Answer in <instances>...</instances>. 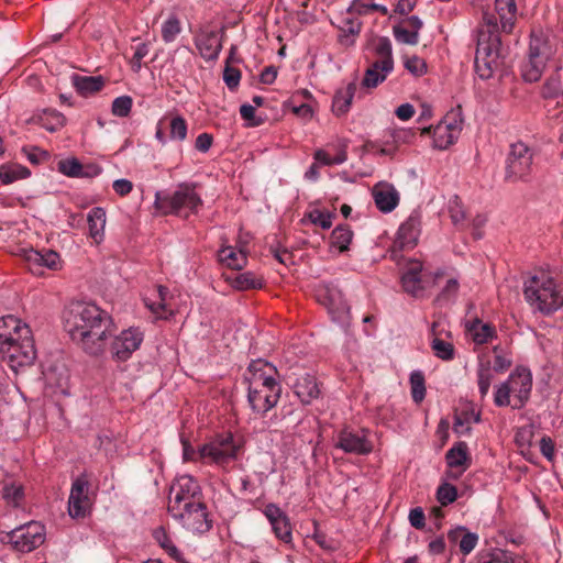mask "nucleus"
<instances>
[{
  "instance_id": "8fccbe9b",
  "label": "nucleus",
  "mask_w": 563,
  "mask_h": 563,
  "mask_svg": "<svg viewBox=\"0 0 563 563\" xmlns=\"http://www.w3.org/2000/svg\"><path fill=\"white\" fill-rule=\"evenodd\" d=\"M448 209L453 224L456 227L464 225L466 214L463 205L457 196L450 199Z\"/></svg>"
},
{
  "instance_id": "72a5a7b5",
  "label": "nucleus",
  "mask_w": 563,
  "mask_h": 563,
  "mask_svg": "<svg viewBox=\"0 0 563 563\" xmlns=\"http://www.w3.org/2000/svg\"><path fill=\"white\" fill-rule=\"evenodd\" d=\"M222 265L231 269H242L247 262L246 250L244 247L223 246L218 253Z\"/></svg>"
},
{
  "instance_id": "423d86ee",
  "label": "nucleus",
  "mask_w": 563,
  "mask_h": 563,
  "mask_svg": "<svg viewBox=\"0 0 563 563\" xmlns=\"http://www.w3.org/2000/svg\"><path fill=\"white\" fill-rule=\"evenodd\" d=\"M202 205V199L192 183L179 184L174 192L164 195L155 194L154 207L163 214H176L188 217L196 213Z\"/></svg>"
},
{
  "instance_id": "bb28decb",
  "label": "nucleus",
  "mask_w": 563,
  "mask_h": 563,
  "mask_svg": "<svg viewBox=\"0 0 563 563\" xmlns=\"http://www.w3.org/2000/svg\"><path fill=\"white\" fill-rule=\"evenodd\" d=\"M422 269V263L420 261L412 260L408 262L406 269L401 275L402 288L413 297H421L424 291Z\"/></svg>"
},
{
  "instance_id": "7ed1b4c3",
  "label": "nucleus",
  "mask_w": 563,
  "mask_h": 563,
  "mask_svg": "<svg viewBox=\"0 0 563 563\" xmlns=\"http://www.w3.org/2000/svg\"><path fill=\"white\" fill-rule=\"evenodd\" d=\"M500 45L496 19L486 14L476 35L475 71L482 79H489L501 69Z\"/></svg>"
},
{
  "instance_id": "680f3d73",
  "label": "nucleus",
  "mask_w": 563,
  "mask_h": 563,
  "mask_svg": "<svg viewBox=\"0 0 563 563\" xmlns=\"http://www.w3.org/2000/svg\"><path fill=\"white\" fill-rule=\"evenodd\" d=\"M533 424L520 427L516 432V442L519 446H529L533 438Z\"/></svg>"
},
{
  "instance_id": "39448f33",
  "label": "nucleus",
  "mask_w": 563,
  "mask_h": 563,
  "mask_svg": "<svg viewBox=\"0 0 563 563\" xmlns=\"http://www.w3.org/2000/svg\"><path fill=\"white\" fill-rule=\"evenodd\" d=\"M532 374L523 366H517L508 378L496 385L494 404L497 407L522 408L530 398Z\"/></svg>"
},
{
  "instance_id": "774afa93",
  "label": "nucleus",
  "mask_w": 563,
  "mask_h": 563,
  "mask_svg": "<svg viewBox=\"0 0 563 563\" xmlns=\"http://www.w3.org/2000/svg\"><path fill=\"white\" fill-rule=\"evenodd\" d=\"M113 190L121 197L128 196L133 190V184L129 179L120 178L113 181Z\"/></svg>"
},
{
  "instance_id": "864d4df0",
  "label": "nucleus",
  "mask_w": 563,
  "mask_h": 563,
  "mask_svg": "<svg viewBox=\"0 0 563 563\" xmlns=\"http://www.w3.org/2000/svg\"><path fill=\"white\" fill-rule=\"evenodd\" d=\"M263 285L262 279L257 278L253 273L245 272L236 276L234 287L240 290L261 288Z\"/></svg>"
},
{
  "instance_id": "c756f323",
  "label": "nucleus",
  "mask_w": 563,
  "mask_h": 563,
  "mask_svg": "<svg viewBox=\"0 0 563 563\" xmlns=\"http://www.w3.org/2000/svg\"><path fill=\"white\" fill-rule=\"evenodd\" d=\"M294 393L305 405L311 404L320 395V389L316 377L309 373L300 375L294 386Z\"/></svg>"
},
{
  "instance_id": "a878e982",
  "label": "nucleus",
  "mask_w": 563,
  "mask_h": 563,
  "mask_svg": "<svg viewBox=\"0 0 563 563\" xmlns=\"http://www.w3.org/2000/svg\"><path fill=\"white\" fill-rule=\"evenodd\" d=\"M264 515L269 521L275 536L285 543L292 539L291 527L286 514L275 504L265 506Z\"/></svg>"
},
{
  "instance_id": "aec40b11",
  "label": "nucleus",
  "mask_w": 563,
  "mask_h": 563,
  "mask_svg": "<svg viewBox=\"0 0 563 563\" xmlns=\"http://www.w3.org/2000/svg\"><path fill=\"white\" fill-rule=\"evenodd\" d=\"M320 300L325 306L332 321L341 327L350 324V306L339 289L328 288Z\"/></svg>"
},
{
  "instance_id": "9d476101",
  "label": "nucleus",
  "mask_w": 563,
  "mask_h": 563,
  "mask_svg": "<svg viewBox=\"0 0 563 563\" xmlns=\"http://www.w3.org/2000/svg\"><path fill=\"white\" fill-rule=\"evenodd\" d=\"M552 47L541 36L532 35L527 59L521 64V76L526 82L538 81L552 57Z\"/></svg>"
},
{
  "instance_id": "052dcab7",
  "label": "nucleus",
  "mask_w": 563,
  "mask_h": 563,
  "mask_svg": "<svg viewBox=\"0 0 563 563\" xmlns=\"http://www.w3.org/2000/svg\"><path fill=\"white\" fill-rule=\"evenodd\" d=\"M477 542H478V536L476 533L464 532L459 542L460 551L464 555H467L475 549Z\"/></svg>"
},
{
  "instance_id": "0eeeda50",
  "label": "nucleus",
  "mask_w": 563,
  "mask_h": 563,
  "mask_svg": "<svg viewBox=\"0 0 563 563\" xmlns=\"http://www.w3.org/2000/svg\"><path fill=\"white\" fill-rule=\"evenodd\" d=\"M242 448V441L229 433L218 435L201 445L198 450V456L205 463L223 467L238 459Z\"/></svg>"
},
{
  "instance_id": "f8f14e48",
  "label": "nucleus",
  "mask_w": 563,
  "mask_h": 563,
  "mask_svg": "<svg viewBox=\"0 0 563 563\" xmlns=\"http://www.w3.org/2000/svg\"><path fill=\"white\" fill-rule=\"evenodd\" d=\"M533 152L525 143L511 145L506 162L505 177L508 181H526L532 172Z\"/></svg>"
},
{
  "instance_id": "6ab92c4d",
  "label": "nucleus",
  "mask_w": 563,
  "mask_h": 563,
  "mask_svg": "<svg viewBox=\"0 0 563 563\" xmlns=\"http://www.w3.org/2000/svg\"><path fill=\"white\" fill-rule=\"evenodd\" d=\"M31 335L30 327L21 319L11 314L0 318V351L4 345L15 344Z\"/></svg>"
},
{
  "instance_id": "473e14b6",
  "label": "nucleus",
  "mask_w": 563,
  "mask_h": 563,
  "mask_svg": "<svg viewBox=\"0 0 563 563\" xmlns=\"http://www.w3.org/2000/svg\"><path fill=\"white\" fill-rule=\"evenodd\" d=\"M89 236L96 244H100L104 239V229L107 223L106 210L101 207L92 208L87 214Z\"/></svg>"
},
{
  "instance_id": "6e6552de",
  "label": "nucleus",
  "mask_w": 563,
  "mask_h": 563,
  "mask_svg": "<svg viewBox=\"0 0 563 563\" xmlns=\"http://www.w3.org/2000/svg\"><path fill=\"white\" fill-rule=\"evenodd\" d=\"M45 536V527L41 522L30 521L11 531H1L0 542L18 552L29 553L44 543Z\"/></svg>"
},
{
  "instance_id": "b1692460",
  "label": "nucleus",
  "mask_w": 563,
  "mask_h": 563,
  "mask_svg": "<svg viewBox=\"0 0 563 563\" xmlns=\"http://www.w3.org/2000/svg\"><path fill=\"white\" fill-rule=\"evenodd\" d=\"M421 233V213L412 211L397 232L396 244L400 249H413Z\"/></svg>"
},
{
  "instance_id": "20e7f679",
  "label": "nucleus",
  "mask_w": 563,
  "mask_h": 563,
  "mask_svg": "<svg viewBox=\"0 0 563 563\" xmlns=\"http://www.w3.org/2000/svg\"><path fill=\"white\" fill-rule=\"evenodd\" d=\"M523 296L531 309L542 314H551L563 308V285L547 273L526 280Z\"/></svg>"
},
{
  "instance_id": "5701e85b",
  "label": "nucleus",
  "mask_w": 563,
  "mask_h": 563,
  "mask_svg": "<svg viewBox=\"0 0 563 563\" xmlns=\"http://www.w3.org/2000/svg\"><path fill=\"white\" fill-rule=\"evenodd\" d=\"M23 258L29 265L30 271L38 273L41 268L57 271L62 268V260L58 253L52 250L37 251L34 249H25Z\"/></svg>"
},
{
  "instance_id": "dca6fc26",
  "label": "nucleus",
  "mask_w": 563,
  "mask_h": 563,
  "mask_svg": "<svg viewBox=\"0 0 563 563\" xmlns=\"http://www.w3.org/2000/svg\"><path fill=\"white\" fill-rule=\"evenodd\" d=\"M511 365V361L500 354L495 355V363L479 358L476 366V384L481 400H484L495 380L496 373H503Z\"/></svg>"
},
{
  "instance_id": "4c0bfd02",
  "label": "nucleus",
  "mask_w": 563,
  "mask_h": 563,
  "mask_svg": "<svg viewBox=\"0 0 563 563\" xmlns=\"http://www.w3.org/2000/svg\"><path fill=\"white\" fill-rule=\"evenodd\" d=\"M467 330L474 341V343L482 345L486 344L493 339L497 336V332L495 327L483 323L481 320H474L468 327Z\"/></svg>"
},
{
  "instance_id": "5fc2aeb1",
  "label": "nucleus",
  "mask_w": 563,
  "mask_h": 563,
  "mask_svg": "<svg viewBox=\"0 0 563 563\" xmlns=\"http://www.w3.org/2000/svg\"><path fill=\"white\" fill-rule=\"evenodd\" d=\"M132 104L130 96H120L112 101L111 112L115 117L125 118L130 114Z\"/></svg>"
},
{
  "instance_id": "c85d7f7f",
  "label": "nucleus",
  "mask_w": 563,
  "mask_h": 563,
  "mask_svg": "<svg viewBox=\"0 0 563 563\" xmlns=\"http://www.w3.org/2000/svg\"><path fill=\"white\" fill-rule=\"evenodd\" d=\"M372 195L377 209L384 213L391 212L399 203V192L388 183L375 185Z\"/></svg>"
},
{
  "instance_id": "cd10ccee",
  "label": "nucleus",
  "mask_w": 563,
  "mask_h": 563,
  "mask_svg": "<svg viewBox=\"0 0 563 563\" xmlns=\"http://www.w3.org/2000/svg\"><path fill=\"white\" fill-rule=\"evenodd\" d=\"M496 14L488 13L496 19L499 33H510L517 20V4L515 0H495ZM487 14L484 13L483 18Z\"/></svg>"
},
{
  "instance_id": "ddd939ff",
  "label": "nucleus",
  "mask_w": 563,
  "mask_h": 563,
  "mask_svg": "<svg viewBox=\"0 0 563 563\" xmlns=\"http://www.w3.org/2000/svg\"><path fill=\"white\" fill-rule=\"evenodd\" d=\"M201 499L202 492L198 482L191 475H179L170 486L167 510L168 512L178 510L183 506Z\"/></svg>"
},
{
  "instance_id": "ea45409f",
  "label": "nucleus",
  "mask_w": 563,
  "mask_h": 563,
  "mask_svg": "<svg viewBox=\"0 0 563 563\" xmlns=\"http://www.w3.org/2000/svg\"><path fill=\"white\" fill-rule=\"evenodd\" d=\"M361 25V21L357 18H343L340 25V42L346 46L354 44V37L360 33Z\"/></svg>"
},
{
  "instance_id": "7c9ffc66",
  "label": "nucleus",
  "mask_w": 563,
  "mask_h": 563,
  "mask_svg": "<svg viewBox=\"0 0 563 563\" xmlns=\"http://www.w3.org/2000/svg\"><path fill=\"white\" fill-rule=\"evenodd\" d=\"M30 121L48 132H56L66 124L65 115L55 109H43L32 115Z\"/></svg>"
},
{
  "instance_id": "4468645a",
  "label": "nucleus",
  "mask_w": 563,
  "mask_h": 563,
  "mask_svg": "<svg viewBox=\"0 0 563 563\" xmlns=\"http://www.w3.org/2000/svg\"><path fill=\"white\" fill-rule=\"evenodd\" d=\"M461 131L462 120L448 114L435 126L423 128L421 134L432 136L434 148L446 150L459 139Z\"/></svg>"
},
{
  "instance_id": "0e129e2a",
  "label": "nucleus",
  "mask_w": 563,
  "mask_h": 563,
  "mask_svg": "<svg viewBox=\"0 0 563 563\" xmlns=\"http://www.w3.org/2000/svg\"><path fill=\"white\" fill-rule=\"evenodd\" d=\"M408 520L416 529H422L426 526V516L421 507L412 508L409 512Z\"/></svg>"
},
{
  "instance_id": "4be33fe9",
  "label": "nucleus",
  "mask_w": 563,
  "mask_h": 563,
  "mask_svg": "<svg viewBox=\"0 0 563 563\" xmlns=\"http://www.w3.org/2000/svg\"><path fill=\"white\" fill-rule=\"evenodd\" d=\"M445 462L450 471L446 476L456 481L471 466L468 446L465 442H457L445 453Z\"/></svg>"
},
{
  "instance_id": "6e6d98bb",
  "label": "nucleus",
  "mask_w": 563,
  "mask_h": 563,
  "mask_svg": "<svg viewBox=\"0 0 563 563\" xmlns=\"http://www.w3.org/2000/svg\"><path fill=\"white\" fill-rule=\"evenodd\" d=\"M307 218L312 224L324 230L332 227L333 214L331 212L313 209L307 213Z\"/></svg>"
},
{
  "instance_id": "2f4dec72",
  "label": "nucleus",
  "mask_w": 563,
  "mask_h": 563,
  "mask_svg": "<svg viewBox=\"0 0 563 563\" xmlns=\"http://www.w3.org/2000/svg\"><path fill=\"white\" fill-rule=\"evenodd\" d=\"M168 289L164 286H158L152 294L144 298L145 306L157 317L168 318L173 314L172 309H168Z\"/></svg>"
},
{
  "instance_id": "37998d69",
  "label": "nucleus",
  "mask_w": 563,
  "mask_h": 563,
  "mask_svg": "<svg viewBox=\"0 0 563 563\" xmlns=\"http://www.w3.org/2000/svg\"><path fill=\"white\" fill-rule=\"evenodd\" d=\"M541 95L544 99H563V84L558 73L545 80Z\"/></svg>"
},
{
  "instance_id": "a18cd8bd",
  "label": "nucleus",
  "mask_w": 563,
  "mask_h": 563,
  "mask_svg": "<svg viewBox=\"0 0 563 563\" xmlns=\"http://www.w3.org/2000/svg\"><path fill=\"white\" fill-rule=\"evenodd\" d=\"M424 375L421 371H413L410 374L411 397L416 404L421 402L426 397Z\"/></svg>"
},
{
  "instance_id": "f03ea898",
  "label": "nucleus",
  "mask_w": 563,
  "mask_h": 563,
  "mask_svg": "<svg viewBox=\"0 0 563 563\" xmlns=\"http://www.w3.org/2000/svg\"><path fill=\"white\" fill-rule=\"evenodd\" d=\"M247 400L254 412L266 413L279 400L282 387L275 379V367L263 360L253 361L245 374Z\"/></svg>"
},
{
  "instance_id": "c03bdc74",
  "label": "nucleus",
  "mask_w": 563,
  "mask_h": 563,
  "mask_svg": "<svg viewBox=\"0 0 563 563\" xmlns=\"http://www.w3.org/2000/svg\"><path fill=\"white\" fill-rule=\"evenodd\" d=\"M2 497L8 505L19 507L24 498L22 485L16 483H4Z\"/></svg>"
},
{
  "instance_id": "f3484780",
  "label": "nucleus",
  "mask_w": 563,
  "mask_h": 563,
  "mask_svg": "<svg viewBox=\"0 0 563 563\" xmlns=\"http://www.w3.org/2000/svg\"><path fill=\"white\" fill-rule=\"evenodd\" d=\"M144 340L143 332L135 327L121 331L110 343V353L114 361L124 362L140 349Z\"/></svg>"
},
{
  "instance_id": "bf43d9fd",
  "label": "nucleus",
  "mask_w": 563,
  "mask_h": 563,
  "mask_svg": "<svg viewBox=\"0 0 563 563\" xmlns=\"http://www.w3.org/2000/svg\"><path fill=\"white\" fill-rule=\"evenodd\" d=\"M405 68L413 76H422L427 71V64L424 59L413 55L405 59Z\"/></svg>"
},
{
  "instance_id": "a19ab883",
  "label": "nucleus",
  "mask_w": 563,
  "mask_h": 563,
  "mask_svg": "<svg viewBox=\"0 0 563 563\" xmlns=\"http://www.w3.org/2000/svg\"><path fill=\"white\" fill-rule=\"evenodd\" d=\"M353 239V232L349 225H338L331 233V247L339 252L349 249Z\"/></svg>"
},
{
  "instance_id": "412c9836",
  "label": "nucleus",
  "mask_w": 563,
  "mask_h": 563,
  "mask_svg": "<svg viewBox=\"0 0 563 563\" xmlns=\"http://www.w3.org/2000/svg\"><path fill=\"white\" fill-rule=\"evenodd\" d=\"M335 446L341 449L345 453L353 454H368L372 452L373 446L371 441L367 439V434L364 430L352 431L349 429L342 430L338 434V441Z\"/></svg>"
},
{
  "instance_id": "69168bd1",
  "label": "nucleus",
  "mask_w": 563,
  "mask_h": 563,
  "mask_svg": "<svg viewBox=\"0 0 563 563\" xmlns=\"http://www.w3.org/2000/svg\"><path fill=\"white\" fill-rule=\"evenodd\" d=\"M241 74L238 69L232 67H225L223 73V80L230 89H234L239 86Z\"/></svg>"
},
{
  "instance_id": "13d9d810",
  "label": "nucleus",
  "mask_w": 563,
  "mask_h": 563,
  "mask_svg": "<svg viewBox=\"0 0 563 563\" xmlns=\"http://www.w3.org/2000/svg\"><path fill=\"white\" fill-rule=\"evenodd\" d=\"M437 498L442 506H448L456 500L457 489L455 486L444 483L438 487Z\"/></svg>"
},
{
  "instance_id": "de8ad7c7",
  "label": "nucleus",
  "mask_w": 563,
  "mask_h": 563,
  "mask_svg": "<svg viewBox=\"0 0 563 563\" xmlns=\"http://www.w3.org/2000/svg\"><path fill=\"white\" fill-rule=\"evenodd\" d=\"M431 349L434 355L442 361H451L454 358L455 350L451 342L433 338L431 341Z\"/></svg>"
},
{
  "instance_id": "f257e3e1",
  "label": "nucleus",
  "mask_w": 563,
  "mask_h": 563,
  "mask_svg": "<svg viewBox=\"0 0 563 563\" xmlns=\"http://www.w3.org/2000/svg\"><path fill=\"white\" fill-rule=\"evenodd\" d=\"M65 328L70 338L90 355L104 352L108 339L112 335V318L91 302L71 303L64 313Z\"/></svg>"
},
{
  "instance_id": "2eb2a0df",
  "label": "nucleus",
  "mask_w": 563,
  "mask_h": 563,
  "mask_svg": "<svg viewBox=\"0 0 563 563\" xmlns=\"http://www.w3.org/2000/svg\"><path fill=\"white\" fill-rule=\"evenodd\" d=\"M91 506L90 482L87 475L81 474L71 483L68 497V514L74 519L85 518L89 515Z\"/></svg>"
},
{
  "instance_id": "3c124183",
  "label": "nucleus",
  "mask_w": 563,
  "mask_h": 563,
  "mask_svg": "<svg viewBox=\"0 0 563 563\" xmlns=\"http://www.w3.org/2000/svg\"><path fill=\"white\" fill-rule=\"evenodd\" d=\"M169 137L179 142L187 137V123L183 117H172L169 122Z\"/></svg>"
},
{
  "instance_id": "e433bc0d",
  "label": "nucleus",
  "mask_w": 563,
  "mask_h": 563,
  "mask_svg": "<svg viewBox=\"0 0 563 563\" xmlns=\"http://www.w3.org/2000/svg\"><path fill=\"white\" fill-rule=\"evenodd\" d=\"M356 91L355 82H350L339 89L332 100V111L340 117L349 112Z\"/></svg>"
},
{
  "instance_id": "a211bd4d",
  "label": "nucleus",
  "mask_w": 563,
  "mask_h": 563,
  "mask_svg": "<svg viewBox=\"0 0 563 563\" xmlns=\"http://www.w3.org/2000/svg\"><path fill=\"white\" fill-rule=\"evenodd\" d=\"M3 360L8 363L12 371L18 372L20 368L30 366L36 358V350L34 346L33 336L22 339L12 345H4L2 347Z\"/></svg>"
},
{
  "instance_id": "4d7b16f0",
  "label": "nucleus",
  "mask_w": 563,
  "mask_h": 563,
  "mask_svg": "<svg viewBox=\"0 0 563 563\" xmlns=\"http://www.w3.org/2000/svg\"><path fill=\"white\" fill-rule=\"evenodd\" d=\"M347 158L346 152L341 151L335 156H331L324 150H318L314 153V159L322 165H340L343 164Z\"/></svg>"
},
{
  "instance_id": "f704fd0d",
  "label": "nucleus",
  "mask_w": 563,
  "mask_h": 563,
  "mask_svg": "<svg viewBox=\"0 0 563 563\" xmlns=\"http://www.w3.org/2000/svg\"><path fill=\"white\" fill-rule=\"evenodd\" d=\"M92 172L85 170L84 166L76 157H68L57 163V170L71 178L92 177L100 174L99 167H91Z\"/></svg>"
},
{
  "instance_id": "603ef678",
  "label": "nucleus",
  "mask_w": 563,
  "mask_h": 563,
  "mask_svg": "<svg viewBox=\"0 0 563 563\" xmlns=\"http://www.w3.org/2000/svg\"><path fill=\"white\" fill-rule=\"evenodd\" d=\"M393 32L396 41L402 44L416 45L419 41V34L402 23L394 26Z\"/></svg>"
},
{
  "instance_id": "393cba45",
  "label": "nucleus",
  "mask_w": 563,
  "mask_h": 563,
  "mask_svg": "<svg viewBox=\"0 0 563 563\" xmlns=\"http://www.w3.org/2000/svg\"><path fill=\"white\" fill-rule=\"evenodd\" d=\"M199 55L207 62L216 60L222 49V42L216 31L199 30L194 37Z\"/></svg>"
},
{
  "instance_id": "58836bf2",
  "label": "nucleus",
  "mask_w": 563,
  "mask_h": 563,
  "mask_svg": "<svg viewBox=\"0 0 563 563\" xmlns=\"http://www.w3.org/2000/svg\"><path fill=\"white\" fill-rule=\"evenodd\" d=\"M31 175L27 167L20 164L0 165V180L4 185L12 184L20 179H25Z\"/></svg>"
},
{
  "instance_id": "338daca9",
  "label": "nucleus",
  "mask_w": 563,
  "mask_h": 563,
  "mask_svg": "<svg viewBox=\"0 0 563 563\" xmlns=\"http://www.w3.org/2000/svg\"><path fill=\"white\" fill-rule=\"evenodd\" d=\"M540 451L547 460H549V461L553 460L555 449H554V442L552 441V439L550 437L544 435L541 438Z\"/></svg>"
},
{
  "instance_id": "79ce46f5",
  "label": "nucleus",
  "mask_w": 563,
  "mask_h": 563,
  "mask_svg": "<svg viewBox=\"0 0 563 563\" xmlns=\"http://www.w3.org/2000/svg\"><path fill=\"white\" fill-rule=\"evenodd\" d=\"M153 538L158 543V545L164 549L173 559H180L181 552L175 545L173 539L163 526L153 530Z\"/></svg>"
},
{
  "instance_id": "e2e57ef3",
  "label": "nucleus",
  "mask_w": 563,
  "mask_h": 563,
  "mask_svg": "<svg viewBox=\"0 0 563 563\" xmlns=\"http://www.w3.org/2000/svg\"><path fill=\"white\" fill-rule=\"evenodd\" d=\"M494 560L496 563H527L522 556L501 549H495Z\"/></svg>"
},
{
  "instance_id": "49530a36",
  "label": "nucleus",
  "mask_w": 563,
  "mask_h": 563,
  "mask_svg": "<svg viewBox=\"0 0 563 563\" xmlns=\"http://www.w3.org/2000/svg\"><path fill=\"white\" fill-rule=\"evenodd\" d=\"M181 32V24L176 15L168 16L162 24V38L165 43H172Z\"/></svg>"
},
{
  "instance_id": "1a4fd4ad",
  "label": "nucleus",
  "mask_w": 563,
  "mask_h": 563,
  "mask_svg": "<svg viewBox=\"0 0 563 563\" xmlns=\"http://www.w3.org/2000/svg\"><path fill=\"white\" fill-rule=\"evenodd\" d=\"M377 59L366 69L362 87L374 89L394 70L391 42L388 37H379L374 44Z\"/></svg>"
},
{
  "instance_id": "c9c22d12",
  "label": "nucleus",
  "mask_w": 563,
  "mask_h": 563,
  "mask_svg": "<svg viewBox=\"0 0 563 563\" xmlns=\"http://www.w3.org/2000/svg\"><path fill=\"white\" fill-rule=\"evenodd\" d=\"M71 82L76 91L88 97L100 91L104 86V79L102 76H81L74 74L71 76Z\"/></svg>"
},
{
  "instance_id": "9b49d317",
  "label": "nucleus",
  "mask_w": 563,
  "mask_h": 563,
  "mask_svg": "<svg viewBox=\"0 0 563 563\" xmlns=\"http://www.w3.org/2000/svg\"><path fill=\"white\" fill-rule=\"evenodd\" d=\"M169 515L177 520L183 528L192 533H206L212 527V520L209 517L207 506L203 500L183 506L178 510H173Z\"/></svg>"
},
{
  "instance_id": "09e8293b",
  "label": "nucleus",
  "mask_w": 563,
  "mask_h": 563,
  "mask_svg": "<svg viewBox=\"0 0 563 563\" xmlns=\"http://www.w3.org/2000/svg\"><path fill=\"white\" fill-rule=\"evenodd\" d=\"M479 420L481 415L475 411L465 413L464 418L462 416H457L454 421V431L457 434H467L471 431L472 424L479 422Z\"/></svg>"
}]
</instances>
